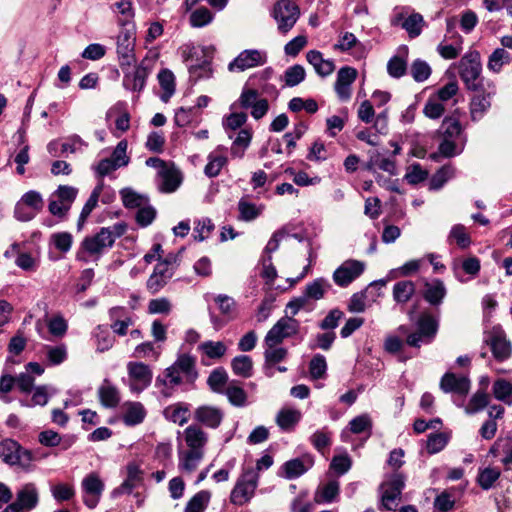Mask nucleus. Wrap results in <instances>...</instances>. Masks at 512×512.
Returning <instances> with one entry per match:
<instances>
[{
  "label": "nucleus",
  "instance_id": "f257e3e1",
  "mask_svg": "<svg viewBox=\"0 0 512 512\" xmlns=\"http://www.w3.org/2000/svg\"><path fill=\"white\" fill-rule=\"evenodd\" d=\"M406 477L401 472H394L380 484L379 510L395 511L401 501L402 491L405 488Z\"/></svg>",
  "mask_w": 512,
  "mask_h": 512
},
{
  "label": "nucleus",
  "instance_id": "f03ea898",
  "mask_svg": "<svg viewBox=\"0 0 512 512\" xmlns=\"http://www.w3.org/2000/svg\"><path fill=\"white\" fill-rule=\"evenodd\" d=\"M481 71L482 66L478 51H471L460 60L459 75L468 90L480 91L482 89Z\"/></svg>",
  "mask_w": 512,
  "mask_h": 512
},
{
  "label": "nucleus",
  "instance_id": "7ed1b4c3",
  "mask_svg": "<svg viewBox=\"0 0 512 512\" xmlns=\"http://www.w3.org/2000/svg\"><path fill=\"white\" fill-rule=\"evenodd\" d=\"M0 458L9 465H17L25 471L32 466V452L22 448L13 439H4L0 442Z\"/></svg>",
  "mask_w": 512,
  "mask_h": 512
},
{
  "label": "nucleus",
  "instance_id": "20e7f679",
  "mask_svg": "<svg viewBox=\"0 0 512 512\" xmlns=\"http://www.w3.org/2000/svg\"><path fill=\"white\" fill-rule=\"evenodd\" d=\"M258 479L259 475L255 469H245L231 492V502L235 505L247 503L257 488Z\"/></svg>",
  "mask_w": 512,
  "mask_h": 512
},
{
  "label": "nucleus",
  "instance_id": "39448f33",
  "mask_svg": "<svg viewBox=\"0 0 512 512\" xmlns=\"http://www.w3.org/2000/svg\"><path fill=\"white\" fill-rule=\"evenodd\" d=\"M181 374L191 382L198 376L195 359L189 354H180L176 362L165 370L166 383L171 386L179 385L182 382Z\"/></svg>",
  "mask_w": 512,
  "mask_h": 512
},
{
  "label": "nucleus",
  "instance_id": "423d86ee",
  "mask_svg": "<svg viewBox=\"0 0 512 512\" xmlns=\"http://www.w3.org/2000/svg\"><path fill=\"white\" fill-rule=\"evenodd\" d=\"M124 27L125 28L119 33L117 37V55L119 66L122 71L130 69V67L136 62L134 52V25Z\"/></svg>",
  "mask_w": 512,
  "mask_h": 512
},
{
  "label": "nucleus",
  "instance_id": "0eeeda50",
  "mask_svg": "<svg viewBox=\"0 0 512 512\" xmlns=\"http://www.w3.org/2000/svg\"><path fill=\"white\" fill-rule=\"evenodd\" d=\"M417 326V331L407 337V344L413 348H420L422 342L428 343L434 338L438 331V320L430 314H423Z\"/></svg>",
  "mask_w": 512,
  "mask_h": 512
},
{
  "label": "nucleus",
  "instance_id": "6e6552de",
  "mask_svg": "<svg viewBox=\"0 0 512 512\" xmlns=\"http://www.w3.org/2000/svg\"><path fill=\"white\" fill-rule=\"evenodd\" d=\"M274 18L278 23V29L287 33L293 28L300 16V9L291 0H279L274 6Z\"/></svg>",
  "mask_w": 512,
  "mask_h": 512
},
{
  "label": "nucleus",
  "instance_id": "1a4fd4ad",
  "mask_svg": "<svg viewBox=\"0 0 512 512\" xmlns=\"http://www.w3.org/2000/svg\"><path fill=\"white\" fill-rule=\"evenodd\" d=\"M364 270V262L355 259H348L336 268L333 272L332 278L337 286L345 288L360 277Z\"/></svg>",
  "mask_w": 512,
  "mask_h": 512
},
{
  "label": "nucleus",
  "instance_id": "9d476101",
  "mask_svg": "<svg viewBox=\"0 0 512 512\" xmlns=\"http://www.w3.org/2000/svg\"><path fill=\"white\" fill-rule=\"evenodd\" d=\"M105 485L97 473L86 475L81 482L83 502L89 509H94L102 496Z\"/></svg>",
  "mask_w": 512,
  "mask_h": 512
},
{
  "label": "nucleus",
  "instance_id": "9b49d317",
  "mask_svg": "<svg viewBox=\"0 0 512 512\" xmlns=\"http://www.w3.org/2000/svg\"><path fill=\"white\" fill-rule=\"evenodd\" d=\"M298 322L291 317H284L277 321V323L268 331L265 336V344L268 349H273L276 345L282 342L286 337L296 333Z\"/></svg>",
  "mask_w": 512,
  "mask_h": 512
},
{
  "label": "nucleus",
  "instance_id": "f8f14e48",
  "mask_svg": "<svg viewBox=\"0 0 512 512\" xmlns=\"http://www.w3.org/2000/svg\"><path fill=\"white\" fill-rule=\"evenodd\" d=\"M32 242L29 240H23L20 242H14L5 251L4 256L6 258H15V264L24 269H32Z\"/></svg>",
  "mask_w": 512,
  "mask_h": 512
},
{
  "label": "nucleus",
  "instance_id": "ddd939ff",
  "mask_svg": "<svg viewBox=\"0 0 512 512\" xmlns=\"http://www.w3.org/2000/svg\"><path fill=\"white\" fill-rule=\"evenodd\" d=\"M114 240L110 236L109 228H101L94 236H88L81 242V248L90 255L101 254L105 248H111Z\"/></svg>",
  "mask_w": 512,
  "mask_h": 512
},
{
  "label": "nucleus",
  "instance_id": "4468645a",
  "mask_svg": "<svg viewBox=\"0 0 512 512\" xmlns=\"http://www.w3.org/2000/svg\"><path fill=\"white\" fill-rule=\"evenodd\" d=\"M357 74V70L350 66H344L337 72L334 89L340 100L347 101L350 99L351 84L356 80Z\"/></svg>",
  "mask_w": 512,
  "mask_h": 512
},
{
  "label": "nucleus",
  "instance_id": "2eb2a0df",
  "mask_svg": "<svg viewBox=\"0 0 512 512\" xmlns=\"http://www.w3.org/2000/svg\"><path fill=\"white\" fill-rule=\"evenodd\" d=\"M129 70L130 69H126L125 71H122L124 73V88L134 92H141L146 85V79L150 73L149 69L145 66V60L137 65L133 72H130Z\"/></svg>",
  "mask_w": 512,
  "mask_h": 512
},
{
  "label": "nucleus",
  "instance_id": "dca6fc26",
  "mask_svg": "<svg viewBox=\"0 0 512 512\" xmlns=\"http://www.w3.org/2000/svg\"><path fill=\"white\" fill-rule=\"evenodd\" d=\"M202 60L197 57L196 64L189 66L190 81L197 82L201 79H209L212 77L213 70L211 68V51L209 47H203L201 49Z\"/></svg>",
  "mask_w": 512,
  "mask_h": 512
},
{
  "label": "nucleus",
  "instance_id": "f3484780",
  "mask_svg": "<svg viewBox=\"0 0 512 512\" xmlns=\"http://www.w3.org/2000/svg\"><path fill=\"white\" fill-rule=\"evenodd\" d=\"M484 342L490 347L491 352H511L512 344L501 326H494L484 334Z\"/></svg>",
  "mask_w": 512,
  "mask_h": 512
},
{
  "label": "nucleus",
  "instance_id": "a211bd4d",
  "mask_svg": "<svg viewBox=\"0 0 512 512\" xmlns=\"http://www.w3.org/2000/svg\"><path fill=\"white\" fill-rule=\"evenodd\" d=\"M223 416L221 409L208 405L200 406L194 412V419L198 423L212 429L220 426Z\"/></svg>",
  "mask_w": 512,
  "mask_h": 512
},
{
  "label": "nucleus",
  "instance_id": "6ab92c4d",
  "mask_svg": "<svg viewBox=\"0 0 512 512\" xmlns=\"http://www.w3.org/2000/svg\"><path fill=\"white\" fill-rule=\"evenodd\" d=\"M470 388V382L465 377H456L453 373H445L440 381V389L444 393H454L465 397Z\"/></svg>",
  "mask_w": 512,
  "mask_h": 512
},
{
  "label": "nucleus",
  "instance_id": "aec40b11",
  "mask_svg": "<svg viewBox=\"0 0 512 512\" xmlns=\"http://www.w3.org/2000/svg\"><path fill=\"white\" fill-rule=\"evenodd\" d=\"M446 294L447 290L442 280L433 279L431 281H425L422 297L431 306H440L443 303Z\"/></svg>",
  "mask_w": 512,
  "mask_h": 512
},
{
  "label": "nucleus",
  "instance_id": "412c9836",
  "mask_svg": "<svg viewBox=\"0 0 512 512\" xmlns=\"http://www.w3.org/2000/svg\"><path fill=\"white\" fill-rule=\"evenodd\" d=\"M261 64H263V60L258 50H244L229 63L228 69L229 71H244Z\"/></svg>",
  "mask_w": 512,
  "mask_h": 512
},
{
  "label": "nucleus",
  "instance_id": "4be33fe9",
  "mask_svg": "<svg viewBox=\"0 0 512 512\" xmlns=\"http://www.w3.org/2000/svg\"><path fill=\"white\" fill-rule=\"evenodd\" d=\"M174 270L162 267V265H156L153 273L149 276L146 282V288L150 294H157L162 290L169 280L173 277Z\"/></svg>",
  "mask_w": 512,
  "mask_h": 512
},
{
  "label": "nucleus",
  "instance_id": "5701e85b",
  "mask_svg": "<svg viewBox=\"0 0 512 512\" xmlns=\"http://www.w3.org/2000/svg\"><path fill=\"white\" fill-rule=\"evenodd\" d=\"M476 94L472 97L470 102V114L473 121H477L491 107V97L494 91L486 92L483 88L480 91H475Z\"/></svg>",
  "mask_w": 512,
  "mask_h": 512
},
{
  "label": "nucleus",
  "instance_id": "b1692460",
  "mask_svg": "<svg viewBox=\"0 0 512 512\" xmlns=\"http://www.w3.org/2000/svg\"><path fill=\"white\" fill-rule=\"evenodd\" d=\"M184 440L188 446V450H197L198 452L204 453V448L208 442V435L198 425L188 426L184 432Z\"/></svg>",
  "mask_w": 512,
  "mask_h": 512
},
{
  "label": "nucleus",
  "instance_id": "393cba45",
  "mask_svg": "<svg viewBox=\"0 0 512 512\" xmlns=\"http://www.w3.org/2000/svg\"><path fill=\"white\" fill-rule=\"evenodd\" d=\"M340 484L337 480H329L319 485L314 494V501L318 504L336 502L339 498Z\"/></svg>",
  "mask_w": 512,
  "mask_h": 512
},
{
  "label": "nucleus",
  "instance_id": "a878e982",
  "mask_svg": "<svg viewBox=\"0 0 512 512\" xmlns=\"http://www.w3.org/2000/svg\"><path fill=\"white\" fill-rule=\"evenodd\" d=\"M98 397L102 406L106 408L117 407L121 399L119 390L108 379H104L98 388Z\"/></svg>",
  "mask_w": 512,
  "mask_h": 512
},
{
  "label": "nucleus",
  "instance_id": "bb28decb",
  "mask_svg": "<svg viewBox=\"0 0 512 512\" xmlns=\"http://www.w3.org/2000/svg\"><path fill=\"white\" fill-rule=\"evenodd\" d=\"M32 509V489L26 485L16 494V499L8 503L1 512H29Z\"/></svg>",
  "mask_w": 512,
  "mask_h": 512
},
{
  "label": "nucleus",
  "instance_id": "cd10ccee",
  "mask_svg": "<svg viewBox=\"0 0 512 512\" xmlns=\"http://www.w3.org/2000/svg\"><path fill=\"white\" fill-rule=\"evenodd\" d=\"M312 466L311 459H300L295 458L289 461H286L282 465V470L284 471V477L286 479H296L303 475L310 467Z\"/></svg>",
  "mask_w": 512,
  "mask_h": 512
},
{
  "label": "nucleus",
  "instance_id": "c85d7f7f",
  "mask_svg": "<svg viewBox=\"0 0 512 512\" xmlns=\"http://www.w3.org/2000/svg\"><path fill=\"white\" fill-rule=\"evenodd\" d=\"M402 56L394 55L387 63V72L392 78L399 79L407 73L408 47L402 46Z\"/></svg>",
  "mask_w": 512,
  "mask_h": 512
},
{
  "label": "nucleus",
  "instance_id": "c756f323",
  "mask_svg": "<svg viewBox=\"0 0 512 512\" xmlns=\"http://www.w3.org/2000/svg\"><path fill=\"white\" fill-rule=\"evenodd\" d=\"M103 187H104V183L101 182L92 190L88 200L86 201V203L84 204V206H83V208L81 210V213H80V216H79V219H78V222H77V229L78 230H81L83 228L84 223L86 222L87 218L89 217L91 212L97 206L98 201H99V197H100V195L102 193V190H103Z\"/></svg>",
  "mask_w": 512,
  "mask_h": 512
},
{
  "label": "nucleus",
  "instance_id": "7c9ffc66",
  "mask_svg": "<svg viewBox=\"0 0 512 512\" xmlns=\"http://www.w3.org/2000/svg\"><path fill=\"white\" fill-rule=\"evenodd\" d=\"M331 287L332 286L327 279L320 277L308 283L303 294L308 301L310 299L316 301L322 299Z\"/></svg>",
  "mask_w": 512,
  "mask_h": 512
},
{
  "label": "nucleus",
  "instance_id": "2f4dec72",
  "mask_svg": "<svg viewBox=\"0 0 512 512\" xmlns=\"http://www.w3.org/2000/svg\"><path fill=\"white\" fill-rule=\"evenodd\" d=\"M204 457V453L197 450L179 452V469L188 473L196 470Z\"/></svg>",
  "mask_w": 512,
  "mask_h": 512
},
{
  "label": "nucleus",
  "instance_id": "473e14b6",
  "mask_svg": "<svg viewBox=\"0 0 512 512\" xmlns=\"http://www.w3.org/2000/svg\"><path fill=\"white\" fill-rule=\"evenodd\" d=\"M164 417L179 425H184L189 419V407L184 403L170 405L164 409Z\"/></svg>",
  "mask_w": 512,
  "mask_h": 512
},
{
  "label": "nucleus",
  "instance_id": "72a5a7b5",
  "mask_svg": "<svg viewBox=\"0 0 512 512\" xmlns=\"http://www.w3.org/2000/svg\"><path fill=\"white\" fill-rule=\"evenodd\" d=\"M158 81L160 87L163 89V93L160 96V99L167 103L170 98L175 93V77L172 71L169 69H162L158 73Z\"/></svg>",
  "mask_w": 512,
  "mask_h": 512
},
{
  "label": "nucleus",
  "instance_id": "f704fd0d",
  "mask_svg": "<svg viewBox=\"0 0 512 512\" xmlns=\"http://www.w3.org/2000/svg\"><path fill=\"white\" fill-rule=\"evenodd\" d=\"M415 284L410 280L395 283L393 287V299L398 304L407 303L415 293Z\"/></svg>",
  "mask_w": 512,
  "mask_h": 512
},
{
  "label": "nucleus",
  "instance_id": "c9c22d12",
  "mask_svg": "<svg viewBox=\"0 0 512 512\" xmlns=\"http://www.w3.org/2000/svg\"><path fill=\"white\" fill-rule=\"evenodd\" d=\"M146 411L140 402H131L123 415V422L127 426H136L145 419Z\"/></svg>",
  "mask_w": 512,
  "mask_h": 512
},
{
  "label": "nucleus",
  "instance_id": "e433bc0d",
  "mask_svg": "<svg viewBox=\"0 0 512 512\" xmlns=\"http://www.w3.org/2000/svg\"><path fill=\"white\" fill-rule=\"evenodd\" d=\"M14 216L17 220L27 222L32 219V190L27 191L16 203Z\"/></svg>",
  "mask_w": 512,
  "mask_h": 512
},
{
  "label": "nucleus",
  "instance_id": "4c0bfd02",
  "mask_svg": "<svg viewBox=\"0 0 512 512\" xmlns=\"http://www.w3.org/2000/svg\"><path fill=\"white\" fill-rule=\"evenodd\" d=\"M437 133L442 135L445 139H454L462 133V125L456 117L448 116L443 119Z\"/></svg>",
  "mask_w": 512,
  "mask_h": 512
},
{
  "label": "nucleus",
  "instance_id": "58836bf2",
  "mask_svg": "<svg viewBox=\"0 0 512 512\" xmlns=\"http://www.w3.org/2000/svg\"><path fill=\"white\" fill-rule=\"evenodd\" d=\"M501 472L498 468L495 467H486L483 469H479L477 475V484L483 490L491 489L495 482L500 478Z\"/></svg>",
  "mask_w": 512,
  "mask_h": 512
},
{
  "label": "nucleus",
  "instance_id": "ea45409f",
  "mask_svg": "<svg viewBox=\"0 0 512 512\" xmlns=\"http://www.w3.org/2000/svg\"><path fill=\"white\" fill-rule=\"evenodd\" d=\"M211 498L208 490L197 492L187 503L184 512H204Z\"/></svg>",
  "mask_w": 512,
  "mask_h": 512
},
{
  "label": "nucleus",
  "instance_id": "a19ab883",
  "mask_svg": "<svg viewBox=\"0 0 512 512\" xmlns=\"http://www.w3.org/2000/svg\"><path fill=\"white\" fill-rule=\"evenodd\" d=\"M301 419V413L293 409H282L278 412L276 422L283 430L292 429Z\"/></svg>",
  "mask_w": 512,
  "mask_h": 512
},
{
  "label": "nucleus",
  "instance_id": "79ce46f5",
  "mask_svg": "<svg viewBox=\"0 0 512 512\" xmlns=\"http://www.w3.org/2000/svg\"><path fill=\"white\" fill-rule=\"evenodd\" d=\"M120 195L123 205L129 209L140 208L148 202L147 196L141 195L131 188L122 189L120 191Z\"/></svg>",
  "mask_w": 512,
  "mask_h": 512
},
{
  "label": "nucleus",
  "instance_id": "37998d69",
  "mask_svg": "<svg viewBox=\"0 0 512 512\" xmlns=\"http://www.w3.org/2000/svg\"><path fill=\"white\" fill-rule=\"evenodd\" d=\"M228 375L224 368H215L207 379L209 388L215 393H223L227 383Z\"/></svg>",
  "mask_w": 512,
  "mask_h": 512
},
{
  "label": "nucleus",
  "instance_id": "c03bdc74",
  "mask_svg": "<svg viewBox=\"0 0 512 512\" xmlns=\"http://www.w3.org/2000/svg\"><path fill=\"white\" fill-rule=\"evenodd\" d=\"M46 325L49 333L55 338H62L68 330V323L60 314L47 318Z\"/></svg>",
  "mask_w": 512,
  "mask_h": 512
},
{
  "label": "nucleus",
  "instance_id": "a18cd8bd",
  "mask_svg": "<svg viewBox=\"0 0 512 512\" xmlns=\"http://www.w3.org/2000/svg\"><path fill=\"white\" fill-rule=\"evenodd\" d=\"M431 72L430 65L422 59L414 60L410 67L411 76L416 82L426 81L430 77Z\"/></svg>",
  "mask_w": 512,
  "mask_h": 512
},
{
  "label": "nucleus",
  "instance_id": "49530a36",
  "mask_svg": "<svg viewBox=\"0 0 512 512\" xmlns=\"http://www.w3.org/2000/svg\"><path fill=\"white\" fill-rule=\"evenodd\" d=\"M306 76L305 69L299 64H295L286 69L284 73L285 85L288 87H294L304 81Z\"/></svg>",
  "mask_w": 512,
  "mask_h": 512
},
{
  "label": "nucleus",
  "instance_id": "de8ad7c7",
  "mask_svg": "<svg viewBox=\"0 0 512 512\" xmlns=\"http://www.w3.org/2000/svg\"><path fill=\"white\" fill-rule=\"evenodd\" d=\"M50 243L61 253H67L72 246L73 236L69 232H57L50 236Z\"/></svg>",
  "mask_w": 512,
  "mask_h": 512
},
{
  "label": "nucleus",
  "instance_id": "09e8293b",
  "mask_svg": "<svg viewBox=\"0 0 512 512\" xmlns=\"http://www.w3.org/2000/svg\"><path fill=\"white\" fill-rule=\"evenodd\" d=\"M448 443V436L443 432L431 433L428 436L426 449L429 454L442 451Z\"/></svg>",
  "mask_w": 512,
  "mask_h": 512
},
{
  "label": "nucleus",
  "instance_id": "8fccbe9b",
  "mask_svg": "<svg viewBox=\"0 0 512 512\" xmlns=\"http://www.w3.org/2000/svg\"><path fill=\"white\" fill-rule=\"evenodd\" d=\"M424 22L422 15L413 13L408 16L402 24L410 38H416L421 34V26Z\"/></svg>",
  "mask_w": 512,
  "mask_h": 512
},
{
  "label": "nucleus",
  "instance_id": "3c124183",
  "mask_svg": "<svg viewBox=\"0 0 512 512\" xmlns=\"http://www.w3.org/2000/svg\"><path fill=\"white\" fill-rule=\"evenodd\" d=\"M232 370L233 372L242 377H249L251 375L252 370V361L251 359L246 355H239L236 356L232 360Z\"/></svg>",
  "mask_w": 512,
  "mask_h": 512
},
{
  "label": "nucleus",
  "instance_id": "603ef678",
  "mask_svg": "<svg viewBox=\"0 0 512 512\" xmlns=\"http://www.w3.org/2000/svg\"><path fill=\"white\" fill-rule=\"evenodd\" d=\"M452 174L453 169L450 166H442L439 168L429 181L430 190H439L442 188Z\"/></svg>",
  "mask_w": 512,
  "mask_h": 512
},
{
  "label": "nucleus",
  "instance_id": "864d4df0",
  "mask_svg": "<svg viewBox=\"0 0 512 512\" xmlns=\"http://www.w3.org/2000/svg\"><path fill=\"white\" fill-rule=\"evenodd\" d=\"M208 163L204 168V173L209 178H214L220 174L221 169L226 165L227 158L225 156H208Z\"/></svg>",
  "mask_w": 512,
  "mask_h": 512
},
{
  "label": "nucleus",
  "instance_id": "5fc2aeb1",
  "mask_svg": "<svg viewBox=\"0 0 512 512\" xmlns=\"http://www.w3.org/2000/svg\"><path fill=\"white\" fill-rule=\"evenodd\" d=\"M213 20V14L206 7H200L190 15V24L192 27H203Z\"/></svg>",
  "mask_w": 512,
  "mask_h": 512
},
{
  "label": "nucleus",
  "instance_id": "6e6d98bb",
  "mask_svg": "<svg viewBox=\"0 0 512 512\" xmlns=\"http://www.w3.org/2000/svg\"><path fill=\"white\" fill-rule=\"evenodd\" d=\"M77 194V188L69 185H60L58 186L57 190L53 193V196H56L61 203H64L65 205H68L69 208H71L72 203L75 201L77 197Z\"/></svg>",
  "mask_w": 512,
  "mask_h": 512
},
{
  "label": "nucleus",
  "instance_id": "4d7b16f0",
  "mask_svg": "<svg viewBox=\"0 0 512 512\" xmlns=\"http://www.w3.org/2000/svg\"><path fill=\"white\" fill-rule=\"evenodd\" d=\"M57 390L51 385H34V406H44L48 403L50 397L55 395Z\"/></svg>",
  "mask_w": 512,
  "mask_h": 512
},
{
  "label": "nucleus",
  "instance_id": "13d9d810",
  "mask_svg": "<svg viewBox=\"0 0 512 512\" xmlns=\"http://www.w3.org/2000/svg\"><path fill=\"white\" fill-rule=\"evenodd\" d=\"M489 403V396L482 391H477L465 408L467 414H474L485 408Z\"/></svg>",
  "mask_w": 512,
  "mask_h": 512
},
{
  "label": "nucleus",
  "instance_id": "bf43d9fd",
  "mask_svg": "<svg viewBox=\"0 0 512 512\" xmlns=\"http://www.w3.org/2000/svg\"><path fill=\"white\" fill-rule=\"evenodd\" d=\"M310 442L316 450L322 452L331 445V432L326 428L317 430L310 436Z\"/></svg>",
  "mask_w": 512,
  "mask_h": 512
},
{
  "label": "nucleus",
  "instance_id": "052dcab7",
  "mask_svg": "<svg viewBox=\"0 0 512 512\" xmlns=\"http://www.w3.org/2000/svg\"><path fill=\"white\" fill-rule=\"evenodd\" d=\"M444 112V105L435 97H429L423 108V114L429 119H439Z\"/></svg>",
  "mask_w": 512,
  "mask_h": 512
},
{
  "label": "nucleus",
  "instance_id": "680f3d73",
  "mask_svg": "<svg viewBox=\"0 0 512 512\" xmlns=\"http://www.w3.org/2000/svg\"><path fill=\"white\" fill-rule=\"evenodd\" d=\"M509 58L510 55L504 48H497L490 55L487 66L490 70L498 72L502 65L508 62Z\"/></svg>",
  "mask_w": 512,
  "mask_h": 512
},
{
  "label": "nucleus",
  "instance_id": "e2e57ef3",
  "mask_svg": "<svg viewBox=\"0 0 512 512\" xmlns=\"http://www.w3.org/2000/svg\"><path fill=\"white\" fill-rule=\"evenodd\" d=\"M327 364L325 358L317 354L309 363V373L313 379H321L325 376Z\"/></svg>",
  "mask_w": 512,
  "mask_h": 512
},
{
  "label": "nucleus",
  "instance_id": "0e129e2a",
  "mask_svg": "<svg viewBox=\"0 0 512 512\" xmlns=\"http://www.w3.org/2000/svg\"><path fill=\"white\" fill-rule=\"evenodd\" d=\"M129 375L139 381L149 383L151 380V372L148 366L143 363H129Z\"/></svg>",
  "mask_w": 512,
  "mask_h": 512
},
{
  "label": "nucleus",
  "instance_id": "69168bd1",
  "mask_svg": "<svg viewBox=\"0 0 512 512\" xmlns=\"http://www.w3.org/2000/svg\"><path fill=\"white\" fill-rule=\"evenodd\" d=\"M492 390L497 400L507 402L512 394V384L504 379H498L494 382Z\"/></svg>",
  "mask_w": 512,
  "mask_h": 512
},
{
  "label": "nucleus",
  "instance_id": "338daca9",
  "mask_svg": "<svg viewBox=\"0 0 512 512\" xmlns=\"http://www.w3.org/2000/svg\"><path fill=\"white\" fill-rule=\"evenodd\" d=\"M38 441L45 447L53 448L62 443V436L54 430L47 429L38 434Z\"/></svg>",
  "mask_w": 512,
  "mask_h": 512
},
{
  "label": "nucleus",
  "instance_id": "774afa93",
  "mask_svg": "<svg viewBox=\"0 0 512 512\" xmlns=\"http://www.w3.org/2000/svg\"><path fill=\"white\" fill-rule=\"evenodd\" d=\"M240 219L244 221H252L260 215V210L255 204L245 201L243 198L238 203Z\"/></svg>",
  "mask_w": 512,
  "mask_h": 512
}]
</instances>
